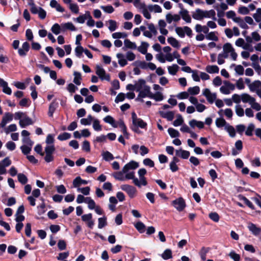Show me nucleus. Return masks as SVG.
Masks as SVG:
<instances>
[{"instance_id": "64", "label": "nucleus", "mask_w": 261, "mask_h": 261, "mask_svg": "<svg viewBox=\"0 0 261 261\" xmlns=\"http://www.w3.org/2000/svg\"><path fill=\"white\" fill-rule=\"evenodd\" d=\"M100 8L102 9L105 12L108 13H112L114 11V9L111 5H108L106 6H101Z\"/></svg>"}, {"instance_id": "57", "label": "nucleus", "mask_w": 261, "mask_h": 261, "mask_svg": "<svg viewBox=\"0 0 261 261\" xmlns=\"http://www.w3.org/2000/svg\"><path fill=\"white\" fill-rule=\"evenodd\" d=\"M255 126L253 123H250L245 132L246 135L248 136H251L253 135V131L254 130Z\"/></svg>"}, {"instance_id": "20", "label": "nucleus", "mask_w": 261, "mask_h": 261, "mask_svg": "<svg viewBox=\"0 0 261 261\" xmlns=\"http://www.w3.org/2000/svg\"><path fill=\"white\" fill-rule=\"evenodd\" d=\"M103 121L107 123L111 124L113 127L116 128L118 127L117 122L115 119L110 115H108L103 118Z\"/></svg>"}, {"instance_id": "2", "label": "nucleus", "mask_w": 261, "mask_h": 261, "mask_svg": "<svg viewBox=\"0 0 261 261\" xmlns=\"http://www.w3.org/2000/svg\"><path fill=\"white\" fill-rule=\"evenodd\" d=\"M172 204L179 212L182 211L186 206L185 201L182 197L173 200Z\"/></svg>"}, {"instance_id": "30", "label": "nucleus", "mask_w": 261, "mask_h": 261, "mask_svg": "<svg viewBox=\"0 0 261 261\" xmlns=\"http://www.w3.org/2000/svg\"><path fill=\"white\" fill-rule=\"evenodd\" d=\"M150 98L153 99L156 101H160L164 99V96L161 92H156L154 94H150Z\"/></svg>"}, {"instance_id": "52", "label": "nucleus", "mask_w": 261, "mask_h": 261, "mask_svg": "<svg viewBox=\"0 0 261 261\" xmlns=\"http://www.w3.org/2000/svg\"><path fill=\"white\" fill-rule=\"evenodd\" d=\"M18 180L22 185H25L28 182L27 177L23 173L17 174Z\"/></svg>"}, {"instance_id": "16", "label": "nucleus", "mask_w": 261, "mask_h": 261, "mask_svg": "<svg viewBox=\"0 0 261 261\" xmlns=\"http://www.w3.org/2000/svg\"><path fill=\"white\" fill-rule=\"evenodd\" d=\"M192 17L196 20H202L204 17V11L200 9H197L196 10V13L193 14Z\"/></svg>"}, {"instance_id": "31", "label": "nucleus", "mask_w": 261, "mask_h": 261, "mask_svg": "<svg viewBox=\"0 0 261 261\" xmlns=\"http://www.w3.org/2000/svg\"><path fill=\"white\" fill-rule=\"evenodd\" d=\"M234 21L239 24V25L242 29H248L249 27L246 23L240 17L234 19Z\"/></svg>"}, {"instance_id": "41", "label": "nucleus", "mask_w": 261, "mask_h": 261, "mask_svg": "<svg viewBox=\"0 0 261 261\" xmlns=\"http://www.w3.org/2000/svg\"><path fill=\"white\" fill-rule=\"evenodd\" d=\"M84 51V48L81 45H78L75 48V55L77 58H81L83 57Z\"/></svg>"}, {"instance_id": "1", "label": "nucleus", "mask_w": 261, "mask_h": 261, "mask_svg": "<svg viewBox=\"0 0 261 261\" xmlns=\"http://www.w3.org/2000/svg\"><path fill=\"white\" fill-rule=\"evenodd\" d=\"M23 115H15V119L19 120V125L21 128H24L27 126L33 124L35 121L29 117L25 115L24 117H22Z\"/></svg>"}, {"instance_id": "29", "label": "nucleus", "mask_w": 261, "mask_h": 261, "mask_svg": "<svg viewBox=\"0 0 261 261\" xmlns=\"http://www.w3.org/2000/svg\"><path fill=\"white\" fill-rule=\"evenodd\" d=\"M217 34V32H211L205 35V38L207 40L217 41L219 40L218 36L216 35Z\"/></svg>"}, {"instance_id": "25", "label": "nucleus", "mask_w": 261, "mask_h": 261, "mask_svg": "<svg viewBox=\"0 0 261 261\" xmlns=\"http://www.w3.org/2000/svg\"><path fill=\"white\" fill-rule=\"evenodd\" d=\"M224 129L228 133L230 137L233 138L236 136V130L232 126L227 124L224 127Z\"/></svg>"}, {"instance_id": "63", "label": "nucleus", "mask_w": 261, "mask_h": 261, "mask_svg": "<svg viewBox=\"0 0 261 261\" xmlns=\"http://www.w3.org/2000/svg\"><path fill=\"white\" fill-rule=\"evenodd\" d=\"M109 29L111 32H113L117 28V22L114 20L110 19L109 20Z\"/></svg>"}, {"instance_id": "58", "label": "nucleus", "mask_w": 261, "mask_h": 261, "mask_svg": "<svg viewBox=\"0 0 261 261\" xmlns=\"http://www.w3.org/2000/svg\"><path fill=\"white\" fill-rule=\"evenodd\" d=\"M134 65H136L142 69H145L148 67V63L145 61H137L134 62Z\"/></svg>"}, {"instance_id": "34", "label": "nucleus", "mask_w": 261, "mask_h": 261, "mask_svg": "<svg viewBox=\"0 0 261 261\" xmlns=\"http://www.w3.org/2000/svg\"><path fill=\"white\" fill-rule=\"evenodd\" d=\"M13 119V115H5L3 118L2 121L1 123V126L2 127H4L6 126V125L11 121Z\"/></svg>"}, {"instance_id": "22", "label": "nucleus", "mask_w": 261, "mask_h": 261, "mask_svg": "<svg viewBox=\"0 0 261 261\" xmlns=\"http://www.w3.org/2000/svg\"><path fill=\"white\" fill-rule=\"evenodd\" d=\"M189 125L191 127L194 128L195 126L198 128L201 129L204 127V123L202 121H197L195 119H193L189 122Z\"/></svg>"}, {"instance_id": "56", "label": "nucleus", "mask_w": 261, "mask_h": 261, "mask_svg": "<svg viewBox=\"0 0 261 261\" xmlns=\"http://www.w3.org/2000/svg\"><path fill=\"white\" fill-rule=\"evenodd\" d=\"M209 218L214 222H218L219 221L220 217L216 212H211L208 215Z\"/></svg>"}, {"instance_id": "44", "label": "nucleus", "mask_w": 261, "mask_h": 261, "mask_svg": "<svg viewBox=\"0 0 261 261\" xmlns=\"http://www.w3.org/2000/svg\"><path fill=\"white\" fill-rule=\"evenodd\" d=\"M148 9L151 12L154 11L155 13H161L162 11L161 7L158 5H150L148 6Z\"/></svg>"}, {"instance_id": "32", "label": "nucleus", "mask_w": 261, "mask_h": 261, "mask_svg": "<svg viewBox=\"0 0 261 261\" xmlns=\"http://www.w3.org/2000/svg\"><path fill=\"white\" fill-rule=\"evenodd\" d=\"M149 46V44L146 42H142L141 45L138 48V50L141 54L145 55L147 53V48Z\"/></svg>"}, {"instance_id": "13", "label": "nucleus", "mask_w": 261, "mask_h": 261, "mask_svg": "<svg viewBox=\"0 0 261 261\" xmlns=\"http://www.w3.org/2000/svg\"><path fill=\"white\" fill-rule=\"evenodd\" d=\"M248 228L250 231L254 235L258 236L261 232V228L256 226V225L252 223L248 224Z\"/></svg>"}, {"instance_id": "7", "label": "nucleus", "mask_w": 261, "mask_h": 261, "mask_svg": "<svg viewBox=\"0 0 261 261\" xmlns=\"http://www.w3.org/2000/svg\"><path fill=\"white\" fill-rule=\"evenodd\" d=\"M139 167V163L134 161H131L123 167L122 172L127 173L129 170L135 169Z\"/></svg>"}, {"instance_id": "45", "label": "nucleus", "mask_w": 261, "mask_h": 261, "mask_svg": "<svg viewBox=\"0 0 261 261\" xmlns=\"http://www.w3.org/2000/svg\"><path fill=\"white\" fill-rule=\"evenodd\" d=\"M102 155L103 160L106 161H110L114 159L113 155L108 151L103 152Z\"/></svg>"}, {"instance_id": "48", "label": "nucleus", "mask_w": 261, "mask_h": 261, "mask_svg": "<svg viewBox=\"0 0 261 261\" xmlns=\"http://www.w3.org/2000/svg\"><path fill=\"white\" fill-rule=\"evenodd\" d=\"M124 45L126 48L135 49L137 46L135 43L131 42L129 39H125L124 41Z\"/></svg>"}, {"instance_id": "3", "label": "nucleus", "mask_w": 261, "mask_h": 261, "mask_svg": "<svg viewBox=\"0 0 261 261\" xmlns=\"http://www.w3.org/2000/svg\"><path fill=\"white\" fill-rule=\"evenodd\" d=\"M121 189L122 190L126 192L130 198H134L137 192L136 189L129 185H122L121 186Z\"/></svg>"}, {"instance_id": "37", "label": "nucleus", "mask_w": 261, "mask_h": 261, "mask_svg": "<svg viewBox=\"0 0 261 261\" xmlns=\"http://www.w3.org/2000/svg\"><path fill=\"white\" fill-rule=\"evenodd\" d=\"M227 124L225 120L221 117L217 118L216 120V125L218 128L225 127Z\"/></svg>"}, {"instance_id": "50", "label": "nucleus", "mask_w": 261, "mask_h": 261, "mask_svg": "<svg viewBox=\"0 0 261 261\" xmlns=\"http://www.w3.org/2000/svg\"><path fill=\"white\" fill-rule=\"evenodd\" d=\"M145 81L143 79H139L137 83L135 85L136 86V91L137 92L140 91L142 88L143 86H145Z\"/></svg>"}, {"instance_id": "36", "label": "nucleus", "mask_w": 261, "mask_h": 261, "mask_svg": "<svg viewBox=\"0 0 261 261\" xmlns=\"http://www.w3.org/2000/svg\"><path fill=\"white\" fill-rule=\"evenodd\" d=\"M135 228H136V229L140 232V233H143L144 231H145V224L141 222V221H139L138 222H137L135 225H134Z\"/></svg>"}, {"instance_id": "5", "label": "nucleus", "mask_w": 261, "mask_h": 261, "mask_svg": "<svg viewBox=\"0 0 261 261\" xmlns=\"http://www.w3.org/2000/svg\"><path fill=\"white\" fill-rule=\"evenodd\" d=\"M137 115H132L133 124L134 126L145 128L147 126V123L140 118L137 117Z\"/></svg>"}, {"instance_id": "17", "label": "nucleus", "mask_w": 261, "mask_h": 261, "mask_svg": "<svg viewBox=\"0 0 261 261\" xmlns=\"http://www.w3.org/2000/svg\"><path fill=\"white\" fill-rule=\"evenodd\" d=\"M51 7L56 8V10L60 12H64L65 10L56 0H51L50 2Z\"/></svg>"}, {"instance_id": "15", "label": "nucleus", "mask_w": 261, "mask_h": 261, "mask_svg": "<svg viewBox=\"0 0 261 261\" xmlns=\"http://www.w3.org/2000/svg\"><path fill=\"white\" fill-rule=\"evenodd\" d=\"M241 100L244 103L248 102L250 104L251 102H253L255 101V99L247 93H243L241 95Z\"/></svg>"}, {"instance_id": "35", "label": "nucleus", "mask_w": 261, "mask_h": 261, "mask_svg": "<svg viewBox=\"0 0 261 261\" xmlns=\"http://www.w3.org/2000/svg\"><path fill=\"white\" fill-rule=\"evenodd\" d=\"M140 8L143 9L142 13L143 16L148 19L151 18V15L146 8V5L144 3L140 4Z\"/></svg>"}, {"instance_id": "61", "label": "nucleus", "mask_w": 261, "mask_h": 261, "mask_svg": "<svg viewBox=\"0 0 261 261\" xmlns=\"http://www.w3.org/2000/svg\"><path fill=\"white\" fill-rule=\"evenodd\" d=\"M107 136L104 135H102L100 136H97L96 138L93 140V142L94 144L96 143H104L106 141Z\"/></svg>"}, {"instance_id": "6", "label": "nucleus", "mask_w": 261, "mask_h": 261, "mask_svg": "<svg viewBox=\"0 0 261 261\" xmlns=\"http://www.w3.org/2000/svg\"><path fill=\"white\" fill-rule=\"evenodd\" d=\"M30 48V45L29 43L27 41L24 42L22 44L21 48H19L18 50V55L21 57H25L29 51Z\"/></svg>"}, {"instance_id": "60", "label": "nucleus", "mask_w": 261, "mask_h": 261, "mask_svg": "<svg viewBox=\"0 0 261 261\" xmlns=\"http://www.w3.org/2000/svg\"><path fill=\"white\" fill-rule=\"evenodd\" d=\"M184 119L181 115H178L177 118L173 121V125L174 126H178L182 124Z\"/></svg>"}, {"instance_id": "9", "label": "nucleus", "mask_w": 261, "mask_h": 261, "mask_svg": "<svg viewBox=\"0 0 261 261\" xmlns=\"http://www.w3.org/2000/svg\"><path fill=\"white\" fill-rule=\"evenodd\" d=\"M126 173V175H125V178L127 179H133V183L135 185H136V186L138 187H141V182L139 181V180L135 177V172L132 171V172H127V173Z\"/></svg>"}, {"instance_id": "11", "label": "nucleus", "mask_w": 261, "mask_h": 261, "mask_svg": "<svg viewBox=\"0 0 261 261\" xmlns=\"http://www.w3.org/2000/svg\"><path fill=\"white\" fill-rule=\"evenodd\" d=\"M0 87L3 88V92L5 94L8 95L12 94L11 89L8 86L7 82L2 79H0Z\"/></svg>"}, {"instance_id": "51", "label": "nucleus", "mask_w": 261, "mask_h": 261, "mask_svg": "<svg viewBox=\"0 0 261 261\" xmlns=\"http://www.w3.org/2000/svg\"><path fill=\"white\" fill-rule=\"evenodd\" d=\"M168 132L171 138L178 137L180 135L179 132L173 128H169Z\"/></svg>"}, {"instance_id": "49", "label": "nucleus", "mask_w": 261, "mask_h": 261, "mask_svg": "<svg viewBox=\"0 0 261 261\" xmlns=\"http://www.w3.org/2000/svg\"><path fill=\"white\" fill-rule=\"evenodd\" d=\"M204 11V17L205 18H212L214 20H216L215 17L216 13L214 10H211L210 11Z\"/></svg>"}, {"instance_id": "54", "label": "nucleus", "mask_w": 261, "mask_h": 261, "mask_svg": "<svg viewBox=\"0 0 261 261\" xmlns=\"http://www.w3.org/2000/svg\"><path fill=\"white\" fill-rule=\"evenodd\" d=\"M71 138V134L68 133H63L60 134L58 137V139L60 141H64L68 140Z\"/></svg>"}, {"instance_id": "46", "label": "nucleus", "mask_w": 261, "mask_h": 261, "mask_svg": "<svg viewBox=\"0 0 261 261\" xmlns=\"http://www.w3.org/2000/svg\"><path fill=\"white\" fill-rule=\"evenodd\" d=\"M98 228L101 229L107 225V218L104 216L101 218H99L98 219Z\"/></svg>"}, {"instance_id": "10", "label": "nucleus", "mask_w": 261, "mask_h": 261, "mask_svg": "<svg viewBox=\"0 0 261 261\" xmlns=\"http://www.w3.org/2000/svg\"><path fill=\"white\" fill-rule=\"evenodd\" d=\"M223 49L224 54H222V55H223L224 58H227L228 57V53H230L234 50L231 44L228 42L226 43L223 45Z\"/></svg>"}, {"instance_id": "33", "label": "nucleus", "mask_w": 261, "mask_h": 261, "mask_svg": "<svg viewBox=\"0 0 261 261\" xmlns=\"http://www.w3.org/2000/svg\"><path fill=\"white\" fill-rule=\"evenodd\" d=\"M85 202L88 204V207L90 210H93L95 207V201L90 197L85 198Z\"/></svg>"}, {"instance_id": "28", "label": "nucleus", "mask_w": 261, "mask_h": 261, "mask_svg": "<svg viewBox=\"0 0 261 261\" xmlns=\"http://www.w3.org/2000/svg\"><path fill=\"white\" fill-rule=\"evenodd\" d=\"M161 257L164 260H168L172 258V252L171 249H166L161 254Z\"/></svg>"}, {"instance_id": "26", "label": "nucleus", "mask_w": 261, "mask_h": 261, "mask_svg": "<svg viewBox=\"0 0 261 261\" xmlns=\"http://www.w3.org/2000/svg\"><path fill=\"white\" fill-rule=\"evenodd\" d=\"M239 199L241 200H242L244 201V202L245 203L246 205H247L249 208H250L251 210H254L255 207L254 205L252 204V203L246 197H245L243 195H240L239 196Z\"/></svg>"}, {"instance_id": "4", "label": "nucleus", "mask_w": 261, "mask_h": 261, "mask_svg": "<svg viewBox=\"0 0 261 261\" xmlns=\"http://www.w3.org/2000/svg\"><path fill=\"white\" fill-rule=\"evenodd\" d=\"M96 73L101 80L110 81V75L109 74H107L105 69L99 65H97L96 66Z\"/></svg>"}, {"instance_id": "23", "label": "nucleus", "mask_w": 261, "mask_h": 261, "mask_svg": "<svg viewBox=\"0 0 261 261\" xmlns=\"http://www.w3.org/2000/svg\"><path fill=\"white\" fill-rule=\"evenodd\" d=\"M61 26L63 31H65L66 30L74 31L76 30L75 27L71 22H68L67 23L62 24Z\"/></svg>"}, {"instance_id": "38", "label": "nucleus", "mask_w": 261, "mask_h": 261, "mask_svg": "<svg viewBox=\"0 0 261 261\" xmlns=\"http://www.w3.org/2000/svg\"><path fill=\"white\" fill-rule=\"evenodd\" d=\"M58 102H57L56 100H53L49 105L48 114H53L56 109L58 107Z\"/></svg>"}, {"instance_id": "8", "label": "nucleus", "mask_w": 261, "mask_h": 261, "mask_svg": "<svg viewBox=\"0 0 261 261\" xmlns=\"http://www.w3.org/2000/svg\"><path fill=\"white\" fill-rule=\"evenodd\" d=\"M147 171L145 168H141L138 170V173L139 176L140 180L141 186H146L147 182L144 175L146 174Z\"/></svg>"}, {"instance_id": "47", "label": "nucleus", "mask_w": 261, "mask_h": 261, "mask_svg": "<svg viewBox=\"0 0 261 261\" xmlns=\"http://www.w3.org/2000/svg\"><path fill=\"white\" fill-rule=\"evenodd\" d=\"M188 92L191 95H197L200 92V88L197 86H194L193 87H190L188 89Z\"/></svg>"}, {"instance_id": "27", "label": "nucleus", "mask_w": 261, "mask_h": 261, "mask_svg": "<svg viewBox=\"0 0 261 261\" xmlns=\"http://www.w3.org/2000/svg\"><path fill=\"white\" fill-rule=\"evenodd\" d=\"M205 70L209 73H218L219 68L217 65H207Z\"/></svg>"}, {"instance_id": "53", "label": "nucleus", "mask_w": 261, "mask_h": 261, "mask_svg": "<svg viewBox=\"0 0 261 261\" xmlns=\"http://www.w3.org/2000/svg\"><path fill=\"white\" fill-rule=\"evenodd\" d=\"M93 129L97 132L101 131L102 129V127L101 125L99 123V121L98 119H94L93 120Z\"/></svg>"}, {"instance_id": "40", "label": "nucleus", "mask_w": 261, "mask_h": 261, "mask_svg": "<svg viewBox=\"0 0 261 261\" xmlns=\"http://www.w3.org/2000/svg\"><path fill=\"white\" fill-rule=\"evenodd\" d=\"M93 119L94 118L92 117L91 115H88L87 118H82L80 120V122L82 125H89L91 124Z\"/></svg>"}, {"instance_id": "43", "label": "nucleus", "mask_w": 261, "mask_h": 261, "mask_svg": "<svg viewBox=\"0 0 261 261\" xmlns=\"http://www.w3.org/2000/svg\"><path fill=\"white\" fill-rule=\"evenodd\" d=\"M179 66L177 64H173L171 66L168 67L169 73L171 75H175L178 71Z\"/></svg>"}, {"instance_id": "39", "label": "nucleus", "mask_w": 261, "mask_h": 261, "mask_svg": "<svg viewBox=\"0 0 261 261\" xmlns=\"http://www.w3.org/2000/svg\"><path fill=\"white\" fill-rule=\"evenodd\" d=\"M167 41L173 47L178 48L180 46L178 41L175 38L172 37H169L167 39Z\"/></svg>"}, {"instance_id": "59", "label": "nucleus", "mask_w": 261, "mask_h": 261, "mask_svg": "<svg viewBox=\"0 0 261 261\" xmlns=\"http://www.w3.org/2000/svg\"><path fill=\"white\" fill-rule=\"evenodd\" d=\"M30 103L31 100L27 98H22L19 102V105L22 107H28Z\"/></svg>"}, {"instance_id": "21", "label": "nucleus", "mask_w": 261, "mask_h": 261, "mask_svg": "<svg viewBox=\"0 0 261 261\" xmlns=\"http://www.w3.org/2000/svg\"><path fill=\"white\" fill-rule=\"evenodd\" d=\"M179 13L181 15L182 18L186 22L190 23L191 22V18L190 15L189 14V12L187 10L180 11Z\"/></svg>"}, {"instance_id": "62", "label": "nucleus", "mask_w": 261, "mask_h": 261, "mask_svg": "<svg viewBox=\"0 0 261 261\" xmlns=\"http://www.w3.org/2000/svg\"><path fill=\"white\" fill-rule=\"evenodd\" d=\"M20 149L24 155H28L31 151L32 146L23 145L20 147Z\"/></svg>"}, {"instance_id": "55", "label": "nucleus", "mask_w": 261, "mask_h": 261, "mask_svg": "<svg viewBox=\"0 0 261 261\" xmlns=\"http://www.w3.org/2000/svg\"><path fill=\"white\" fill-rule=\"evenodd\" d=\"M61 27L58 23H55L51 28V31L56 35H58L61 32Z\"/></svg>"}, {"instance_id": "14", "label": "nucleus", "mask_w": 261, "mask_h": 261, "mask_svg": "<svg viewBox=\"0 0 261 261\" xmlns=\"http://www.w3.org/2000/svg\"><path fill=\"white\" fill-rule=\"evenodd\" d=\"M88 183V180L82 179L80 176L76 177L72 182L74 187L75 188L79 187L81 185H87Z\"/></svg>"}, {"instance_id": "18", "label": "nucleus", "mask_w": 261, "mask_h": 261, "mask_svg": "<svg viewBox=\"0 0 261 261\" xmlns=\"http://www.w3.org/2000/svg\"><path fill=\"white\" fill-rule=\"evenodd\" d=\"M261 85V82L259 80L254 81L252 83L250 84L248 86L249 89L252 92L256 91Z\"/></svg>"}, {"instance_id": "12", "label": "nucleus", "mask_w": 261, "mask_h": 261, "mask_svg": "<svg viewBox=\"0 0 261 261\" xmlns=\"http://www.w3.org/2000/svg\"><path fill=\"white\" fill-rule=\"evenodd\" d=\"M139 92V97H141L142 98H145L146 97L150 98V94L152 93L149 86H144L143 90H140Z\"/></svg>"}, {"instance_id": "42", "label": "nucleus", "mask_w": 261, "mask_h": 261, "mask_svg": "<svg viewBox=\"0 0 261 261\" xmlns=\"http://www.w3.org/2000/svg\"><path fill=\"white\" fill-rule=\"evenodd\" d=\"M74 77L73 79V82L76 85H80L81 84V81L82 80L81 74L77 71H74L73 73Z\"/></svg>"}, {"instance_id": "19", "label": "nucleus", "mask_w": 261, "mask_h": 261, "mask_svg": "<svg viewBox=\"0 0 261 261\" xmlns=\"http://www.w3.org/2000/svg\"><path fill=\"white\" fill-rule=\"evenodd\" d=\"M176 155L183 159H187L190 156V153L189 151L180 149L176 150Z\"/></svg>"}, {"instance_id": "24", "label": "nucleus", "mask_w": 261, "mask_h": 261, "mask_svg": "<svg viewBox=\"0 0 261 261\" xmlns=\"http://www.w3.org/2000/svg\"><path fill=\"white\" fill-rule=\"evenodd\" d=\"M116 57L119 59L118 63L121 67H124L127 64V60L124 58L123 54L118 53L117 54Z\"/></svg>"}]
</instances>
